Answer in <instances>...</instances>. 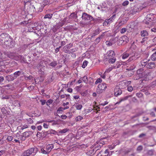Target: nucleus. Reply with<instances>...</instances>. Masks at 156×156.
<instances>
[{
    "mask_svg": "<svg viewBox=\"0 0 156 156\" xmlns=\"http://www.w3.org/2000/svg\"><path fill=\"white\" fill-rule=\"evenodd\" d=\"M38 151V149L36 147H33L25 151L22 154V156H34Z\"/></svg>",
    "mask_w": 156,
    "mask_h": 156,
    "instance_id": "nucleus-1",
    "label": "nucleus"
},
{
    "mask_svg": "<svg viewBox=\"0 0 156 156\" xmlns=\"http://www.w3.org/2000/svg\"><path fill=\"white\" fill-rule=\"evenodd\" d=\"M34 68L35 69H39L38 71V73L41 76L44 75L45 73V66L41 63H39L35 65Z\"/></svg>",
    "mask_w": 156,
    "mask_h": 156,
    "instance_id": "nucleus-2",
    "label": "nucleus"
},
{
    "mask_svg": "<svg viewBox=\"0 0 156 156\" xmlns=\"http://www.w3.org/2000/svg\"><path fill=\"white\" fill-rule=\"evenodd\" d=\"M10 38V36L5 33H2L0 35V42L2 44H5V42H8Z\"/></svg>",
    "mask_w": 156,
    "mask_h": 156,
    "instance_id": "nucleus-3",
    "label": "nucleus"
},
{
    "mask_svg": "<svg viewBox=\"0 0 156 156\" xmlns=\"http://www.w3.org/2000/svg\"><path fill=\"white\" fill-rule=\"evenodd\" d=\"M106 88V84L104 83H101L98 86L97 92L98 94H101L104 91Z\"/></svg>",
    "mask_w": 156,
    "mask_h": 156,
    "instance_id": "nucleus-4",
    "label": "nucleus"
},
{
    "mask_svg": "<svg viewBox=\"0 0 156 156\" xmlns=\"http://www.w3.org/2000/svg\"><path fill=\"white\" fill-rule=\"evenodd\" d=\"M5 55H6V57H7L10 58L17 61V55L15 53L10 51H5Z\"/></svg>",
    "mask_w": 156,
    "mask_h": 156,
    "instance_id": "nucleus-5",
    "label": "nucleus"
},
{
    "mask_svg": "<svg viewBox=\"0 0 156 156\" xmlns=\"http://www.w3.org/2000/svg\"><path fill=\"white\" fill-rule=\"evenodd\" d=\"M141 65L144 66H146V67L148 69H153L155 67V64L153 62H151L147 63V62H142L141 63Z\"/></svg>",
    "mask_w": 156,
    "mask_h": 156,
    "instance_id": "nucleus-6",
    "label": "nucleus"
},
{
    "mask_svg": "<svg viewBox=\"0 0 156 156\" xmlns=\"http://www.w3.org/2000/svg\"><path fill=\"white\" fill-rule=\"evenodd\" d=\"M7 48H12L15 47V43L10 38L8 42H5V44Z\"/></svg>",
    "mask_w": 156,
    "mask_h": 156,
    "instance_id": "nucleus-7",
    "label": "nucleus"
},
{
    "mask_svg": "<svg viewBox=\"0 0 156 156\" xmlns=\"http://www.w3.org/2000/svg\"><path fill=\"white\" fill-rule=\"evenodd\" d=\"M82 18V19L84 20H92L93 19V17L91 16L86 13H83Z\"/></svg>",
    "mask_w": 156,
    "mask_h": 156,
    "instance_id": "nucleus-8",
    "label": "nucleus"
},
{
    "mask_svg": "<svg viewBox=\"0 0 156 156\" xmlns=\"http://www.w3.org/2000/svg\"><path fill=\"white\" fill-rule=\"evenodd\" d=\"M73 46V44L70 43L64 47L63 48V51L66 53H69L70 51L69 49Z\"/></svg>",
    "mask_w": 156,
    "mask_h": 156,
    "instance_id": "nucleus-9",
    "label": "nucleus"
},
{
    "mask_svg": "<svg viewBox=\"0 0 156 156\" xmlns=\"http://www.w3.org/2000/svg\"><path fill=\"white\" fill-rule=\"evenodd\" d=\"M119 42L125 44L129 41V39L126 36H123L121 37L119 40Z\"/></svg>",
    "mask_w": 156,
    "mask_h": 156,
    "instance_id": "nucleus-10",
    "label": "nucleus"
},
{
    "mask_svg": "<svg viewBox=\"0 0 156 156\" xmlns=\"http://www.w3.org/2000/svg\"><path fill=\"white\" fill-rule=\"evenodd\" d=\"M122 93V91L121 89L118 86H116L114 89V95L117 97L121 94Z\"/></svg>",
    "mask_w": 156,
    "mask_h": 156,
    "instance_id": "nucleus-11",
    "label": "nucleus"
},
{
    "mask_svg": "<svg viewBox=\"0 0 156 156\" xmlns=\"http://www.w3.org/2000/svg\"><path fill=\"white\" fill-rule=\"evenodd\" d=\"M106 57L107 58H108L115 56L114 52L112 50L108 51L106 54Z\"/></svg>",
    "mask_w": 156,
    "mask_h": 156,
    "instance_id": "nucleus-12",
    "label": "nucleus"
},
{
    "mask_svg": "<svg viewBox=\"0 0 156 156\" xmlns=\"http://www.w3.org/2000/svg\"><path fill=\"white\" fill-rule=\"evenodd\" d=\"M137 74L139 75L140 77H143L144 76L145 73L144 72L143 69H140L137 71Z\"/></svg>",
    "mask_w": 156,
    "mask_h": 156,
    "instance_id": "nucleus-13",
    "label": "nucleus"
},
{
    "mask_svg": "<svg viewBox=\"0 0 156 156\" xmlns=\"http://www.w3.org/2000/svg\"><path fill=\"white\" fill-rule=\"evenodd\" d=\"M135 65L134 64H133V66L132 67L130 68H129V69H128V73L129 74V76H130L133 74L134 72L132 71V70H133L135 69Z\"/></svg>",
    "mask_w": 156,
    "mask_h": 156,
    "instance_id": "nucleus-14",
    "label": "nucleus"
},
{
    "mask_svg": "<svg viewBox=\"0 0 156 156\" xmlns=\"http://www.w3.org/2000/svg\"><path fill=\"white\" fill-rule=\"evenodd\" d=\"M17 61L20 60L21 62L26 63L27 62V60L24 56L20 55H17Z\"/></svg>",
    "mask_w": 156,
    "mask_h": 156,
    "instance_id": "nucleus-15",
    "label": "nucleus"
},
{
    "mask_svg": "<svg viewBox=\"0 0 156 156\" xmlns=\"http://www.w3.org/2000/svg\"><path fill=\"white\" fill-rule=\"evenodd\" d=\"M6 78L7 80L9 81H12L16 79V76L14 75H8L6 76Z\"/></svg>",
    "mask_w": 156,
    "mask_h": 156,
    "instance_id": "nucleus-16",
    "label": "nucleus"
},
{
    "mask_svg": "<svg viewBox=\"0 0 156 156\" xmlns=\"http://www.w3.org/2000/svg\"><path fill=\"white\" fill-rule=\"evenodd\" d=\"M31 134L30 131L26 132L23 133L22 140H25L27 137H28Z\"/></svg>",
    "mask_w": 156,
    "mask_h": 156,
    "instance_id": "nucleus-17",
    "label": "nucleus"
},
{
    "mask_svg": "<svg viewBox=\"0 0 156 156\" xmlns=\"http://www.w3.org/2000/svg\"><path fill=\"white\" fill-rule=\"evenodd\" d=\"M53 148L54 145L52 144H49L46 146V149L49 153Z\"/></svg>",
    "mask_w": 156,
    "mask_h": 156,
    "instance_id": "nucleus-18",
    "label": "nucleus"
},
{
    "mask_svg": "<svg viewBox=\"0 0 156 156\" xmlns=\"http://www.w3.org/2000/svg\"><path fill=\"white\" fill-rule=\"evenodd\" d=\"M101 31L99 28L97 29L94 31L91 37H93L97 35L101 32Z\"/></svg>",
    "mask_w": 156,
    "mask_h": 156,
    "instance_id": "nucleus-19",
    "label": "nucleus"
},
{
    "mask_svg": "<svg viewBox=\"0 0 156 156\" xmlns=\"http://www.w3.org/2000/svg\"><path fill=\"white\" fill-rule=\"evenodd\" d=\"M76 109L78 110H80L83 107V106L82 105L77 103L75 104L74 105Z\"/></svg>",
    "mask_w": 156,
    "mask_h": 156,
    "instance_id": "nucleus-20",
    "label": "nucleus"
},
{
    "mask_svg": "<svg viewBox=\"0 0 156 156\" xmlns=\"http://www.w3.org/2000/svg\"><path fill=\"white\" fill-rule=\"evenodd\" d=\"M23 72L22 71H17L15 73H14L13 74L14 75L16 76V78L18 76H20V75H23Z\"/></svg>",
    "mask_w": 156,
    "mask_h": 156,
    "instance_id": "nucleus-21",
    "label": "nucleus"
},
{
    "mask_svg": "<svg viewBox=\"0 0 156 156\" xmlns=\"http://www.w3.org/2000/svg\"><path fill=\"white\" fill-rule=\"evenodd\" d=\"M0 58L2 60H6V55H5V52L3 53L0 51Z\"/></svg>",
    "mask_w": 156,
    "mask_h": 156,
    "instance_id": "nucleus-22",
    "label": "nucleus"
},
{
    "mask_svg": "<svg viewBox=\"0 0 156 156\" xmlns=\"http://www.w3.org/2000/svg\"><path fill=\"white\" fill-rule=\"evenodd\" d=\"M131 95H129L128 96H126V97H123V98H121L120 99V101L117 102V104H119L120 103H121L122 101H124L125 100H127L128 99V98L129 97H131Z\"/></svg>",
    "mask_w": 156,
    "mask_h": 156,
    "instance_id": "nucleus-23",
    "label": "nucleus"
},
{
    "mask_svg": "<svg viewBox=\"0 0 156 156\" xmlns=\"http://www.w3.org/2000/svg\"><path fill=\"white\" fill-rule=\"evenodd\" d=\"M141 34L142 37H146L148 36V32L146 30H143L141 32Z\"/></svg>",
    "mask_w": 156,
    "mask_h": 156,
    "instance_id": "nucleus-24",
    "label": "nucleus"
},
{
    "mask_svg": "<svg viewBox=\"0 0 156 156\" xmlns=\"http://www.w3.org/2000/svg\"><path fill=\"white\" fill-rule=\"evenodd\" d=\"M108 59H109L108 62L110 63H113L115 62L116 60V59L115 57L110 58Z\"/></svg>",
    "mask_w": 156,
    "mask_h": 156,
    "instance_id": "nucleus-25",
    "label": "nucleus"
},
{
    "mask_svg": "<svg viewBox=\"0 0 156 156\" xmlns=\"http://www.w3.org/2000/svg\"><path fill=\"white\" fill-rule=\"evenodd\" d=\"M50 2L49 0H44L43 1V7H42V6H41V9L42 10V9L44 8V7L46 5H48L49 4Z\"/></svg>",
    "mask_w": 156,
    "mask_h": 156,
    "instance_id": "nucleus-26",
    "label": "nucleus"
},
{
    "mask_svg": "<svg viewBox=\"0 0 156 156\" xmlns=\"http://www.w3.org/2000/svg\"><path fill=\"white\" fill-rule=\"evenodd\" d=\"M118 66H111L107 69L105 72V73H108L110 72L113 68H118Z\"/></svg>",
    "mask_w": 156,
    "mask_h": 156,
    "instance_id": "nucleus-27",
    "label": "nucleus"
},
{
    "mask_svg": "<svg viewBox=\"0 0 156 156\" xmlns=\"http://www.w3.org/2000/svg\"><path fill=\"white\" fill-rule=\"evenodd\" d=\"M114 42H113V40H110L109 41H106V44L108 46H111L112 45Z\"/></svg>",
    "mask_w": 156,
    "mask_h": 156,
    "instance_id": "nucleus-28",
    "label": "nucleus"
},
{
    "mask_svg": "<svg viewBox=\"0 0 156 156\" xmlns=\"http://www.w3.org/2000/svg\"><path fill=\"white\" fill-rule=\"evenodd\" d=\"M138 8L136 7H135L134 8L131 10L130 12L133 14H135L136 12L138 11Z\"/></svg>",
    "mask_w": 156,
    "mask_h": 156,
    "instance_id": "nucleus-29",
    "label": "nucleus"
},
{
    "mask_svg": "<svg viewBox=\"0 0 156 156\" xmlns=\"http://www.w3.org/2000/svg\"><path fill=\"white\" fill-rule=\"evenodd\" d=\"M136 59V57L135 55L134 54H133V55L131 56L129 59L128 60V62H130L131 61H132L133 60H134Z\"/></svg>",
    "mask_w": 156,
    "mask_h": 156,
    "instance_id": "nucleus-30",
    "label": "nucleus"
},
{
    "mask_svg": "<svg viewBox=\"0 0 156 156\" xmlns=\"http://www.w3.org/2000/svg\"><path fill=\"white\" fill-rule=\"evenodd\" d=\"M153 14H148L147 16V19L149 20H152L153 19Z\"/></svg>",
    "mask_w": 156,
    "mask_h": 156,
    "instance_id": "nucleus-31",
    "label": "nucleus"
},
{
    "mask_svg": "<svg viewBox=\"0 0 156 156\" xmlns=\"http://www.w3.org/2000/svg\"><path fill=\"white\" fill-rule=\"evenodd\" d=\"M53 14H52L48 13L46 14L44 17V19H51L52 16Z\"/></svg>",
    "mask_w": 156,
    "mask_h": 156,
    "instance_id": "nucleus-32",
    "label": "nucleus"
},
{
    "mask_svg": "<svg viewBox=\"0 0 156 156\" xmlns=\"http://www.w3.org/2000/svg\"><path fill=\"white\" fill-rule=\"evenodd\" d=\"M88 63V62L86 60L84 61L83 62V64H82V67L83 68H85L87 65Z\"/></svg>",
    "mask_w": 156,
    "mask_h": 156,
    "instance_id": "nucleus-33",
    "label": "nucleus"
},
{
    "mask_svg": "<svg viewBox=\"0 0 156 156\" xmlns=\"http://www.w3.org/2000/svg\"><path fill=\"white\" fill-rule=\"evenodd\" d=\"M129 55V53L125 52L122 55V58L123 59H125L127 58Z\"/></svg>",
    "mask_w": 156,
    "mask_h": 156,
    "instance_id": "nucleus-34",
    "label": "nucleus"
},
{
    "mask_svg": "<svg viewBox=\"0 0 156 156\" xmlns=\"http://www.w3.org/2000/svg\"><path fill=\"white\" fill-rule=\"evenodd\" d=\"M83 119V117L80 116L79 115L77 117H76L75 118V120L76 121H80L81 120Z\"/></svg>",
    "mask_w": 156,
    "mask_h": 156,
    "instance_id": "nucleus-35",
    "label": "nucleus"
},
{
    "mask_svg": "<svg viewBox=\"0 0 156 156\" xmlns=\"http://www.w3.org/2000/svg\"><path fill=\"white\" fill-rule=\"evenodd\" d=\"M48 132L49 133L52 134H56L57 133V132L54 130L51 129L48 131Z\"/></svg>",
    "mask_w": 156,
    "mask_h": 156,
    "instance_id": "nucleus-36",
    "label": "nucleus"
},
{
    "mask_svg": "<svg viewBox=\"0 0 156 156\" xmlns=\"http://www.w3.org/2000/svg\"><path fill=\"white\" fill-rule=\"evenodd\" d=\"M115 15H113L111 17L108 19H106L107 21H109V23H111L113 21V19L115 17Z\"/></svg>",
    "mask_w": 156,
    "mask_h": 156,
    "instance_id": "nucleus-37",
    "label": "nucleus"
},
{
    "mask_svg": "<svg viewBox=\"0 0 156 156\" xmlns=\"http://www.w3.org/2000/svg\"><path fill=\"white\" fill-rule=\"evenodd\" d=\"M151 59L152 60H156V51L152 55Z\"/></svg>",
    "mask_w": 156,
    "mask_h": 156,
    "instance_id": "nucleus-38",
    "label": "nucleus"
},
{
    "mask_svg": "<svg viewBox=\"0 0 156 156\" xmlns=\"http://www.w3.org/2000/svg\"><path fill=\"white\" fill-rule=\"evenodd\" d=\"M69 130L67 129H64L62 130H60L59 131V133H65L67 132Z\"/></svg>",
    "mask_w": 156,
    "mask_h": 156,
    "instance_id": "nucleus-39",
    "label": "nucleus"
},
{
    "mask_svg": "<svg viewBox=\"0 0 156 156\" xmlns=\"http://www.w3.org/2000/svg\"><path fill=\"white\" fill-rule=\"evenodd\" d=\"M101 147L98 145L97 144L95 145V147L93 150V151H95V152L98 150H99L100 148Z\"/></svg>",
    "mask_w": 156,
    "mask_h": 156,
    "instance_id": "nucleus-40",
    "label": "nucleus"
},
{
    "mask_svg": "<svg viewBox=\"0 0 156 156\" xmlns=\"http://www.w3.org/2000/svg\"><path fill=\"white\" fill-rule=\"evenodd\" d=\"M57 65V62L56 61H53L51 62L49 64L50 66L55 67Z\"/></svg>",
    "mask_w": 156,
    "mask_h": 156,
    "instance_id": "nucleus-41",
    "label": "nucleus"
},
{
    "mask_svg": "<svg viewBox=\"0 0 156 156\" xmlns=\"http://www.w3.org/2000/svg\"><path fill=\"white\" fill-rule=\"evenodd\" d=\"M82 80L85 83H87L88 82V79L87 77V76H84L82 78Z\"/></svg>",
    "mask_w": 156,
    "mask_h": 156,
    "instance_id": "nucleus-42",
    "label": "nucleus"
},
{
    "mask_svg": "<svg viewBox=\"0 0 156 156\" xmlns=\"http://www.w3.org/2000/svg\"><path fill=\"white\" fill-rule=\"evenodd\" d=\"M41 152L42 153L47 154L49 153L47 151L46 149V150H44L43 148H41Z\"/></svg>",
    "mask_w": 156,
    "mask_h": 156,
    "instance_id": "nucleus-43",
    "label": "nucleus"
},
{
    "mask_svg": "<svg viewBox=\"0 0 156 156\" xmlns=\"http://www.w3.org/2000/svg\"><path fill=\"white\" fill-rule=\"evenodd\" d=\"M53 102V101L51 99H49L46 102V104L47 105L49 106Z\"/></svg>",
    "mask_w": 156,
    "mask_h": 156,
    "instance_id": "nucleus-44",
    "label": "nucleus"
},
{
    "mask_svg": "<svg viewBox=\"0 0 156 156\" xmlns=\"http://www.w3.org/2000/svg\"><path fill=\"white\" fill-rule=\"evenodd\" d=\"M102 81V80L101 79L99 78H98V79L95 82V84H97L99 83H100Z\"/></svg>",
    "mask_w": 156,
    "mask_h": 156,
    "instance_id": "nucleus-45",
    "label": "nucleus"
},
{
    "mask_svg": "<svg viewBox=\"0 0 156 156\" xmlns=\"http://www.w3.org/2000/svg\"><path fill=\"white\" fill-rule=\"evenodd\" d=\"M110 24V23H109V21H107L106 20L103 23V25L104 26H108Z\"/></svg>",
    "mask_w": 156,
    "mask_h": 156,
    "instance_id": "nucleus-46",
    "label": "nucleus"
},
{
    "mask_svg": "<svg viewBox=\"0 0 156 156\" xmlns=\"http://www.w3.org/2000/svg\"><path fill=\"white\" fill-rule=\"evenodd\" d=\"M77 17L76 15L74 13H72L69 16V18H73L75 19Z\"/></svg>",
    "mask_w": 156,
    "mask_h": 156,
    "instance_id": "nucleus-47",
    "label": "nucleus"
},
{
    "mask_svg": "<svg viewBox=\"0 0 156 156\" xmlns=\"http://www.w3.org/2000/svg\"><path fill=\"white\" fill-rule=\"evenodd\" d=\"M64 110V109L62 107H60L58 108V110H57V112L58 113H59L63 111Z\"/></svg>",
    "mask_w": 156,
    "mask_h": 156,
    "instance_id": "nucleus-48",
    "label": "nucleus"
},
{
    "mask_svg": "<svg viewBox=\"0 0 156 156\" xmlns=\"http://www.w3.org/2000/svg\"><path fill=\"white\" fill-rule=\"evenodd\" d=\"M105 143L104 141H101V142H99L98 143H97V144H98V145L100 147H102L103 145L105 144Z\"/></svg>",
    "mask_w": 156,
    "mask_h": 156,
    "instance_id": "nucleus-49",
    "label": "nucleus"
},
{
    "mask_svg": "<svg viewBox=\"0 0 156 156\" xmlns=\"http://www.w3.org/2000/svg\"><path fill=\"white\" fill-rule=\"evenodd\" d=\"M141 78L142 77H140L139 75L137 74L134 76L133 79L134 80H137Z\"/></svg>",
    "mask_w": 156,
    "mask_h": 156,
    "instance_id": "nucleus-50",
    "label": "nucleus"
},
{
    "mask_svg": "<svg viewBox=\"0 0 156 156\" xmlns=\"http://www.w3.org/2000/svg\"><path fill=\"white\" fill-rule=\"evenodd\" d=\"M126 31V29L125 28H122L120 30V33L121 34L125 33Z\"/></svg>",
    "mask_w": 156,
    "mask_h": 156,
    "instance_id": "nucleus-51",
    "label": "nucleus"
},
{
    "mask_svg": "<svg viewBox=\"0 0 156 156\" xmlns=\"http://www.w3.org/2000/svg\"><path fill=\"white\" fill-rule=\"evenodd\" d=\"M147 154L150 155H152L153 154V151L152 150H149L147 152Z\"/></svg>",
    "mask_w": 156,
    "mask_h": 156,
    "instance_id": "nucleus-52",
    "label": "nucleus"
},
{
    "mask_svg": "<svg viewBox=\"0 0 156 156\" xmlns=\"http://www.w3.org/2000/svg\"><path fill=\"white\" fill-rule=\"evenodd\" d=\"M127 90L131 92L133 90V88L131 86H128L127 87Z\"/></svg>",
    "mask_w": 156,
    "mask_h": 156,
    "instance_id": "nucleus-53",
    "label": "nucleus"
},
{
    "mask_svg": "<svg viewBox=\"0 0 156 156\" xmlns=\"http://www.w3.org/2000/svg\"><path fill=\"white\" fill-rule=\"evenodd\" d=\"M129 2L127 1H126L124 2L122 4L123 6H125L129 4Z\"/></svg>",
    "mask_w": 156,
    "mask_h": 156,
    "instance_id": "nucleus-54",
    "label": "nucleus"
},
{
    "mask_svg": "<svg viewBox=\"0 0 156 156\" xmlns=\"http://www.w3.org/2000/svg\"><path fill=\"white\" fill-rule=\"evenodd\" d=\"M101 39L100 38V37H98L96 39L95 42V43L97 44H98V43H99L100 41H101Z\"/></svg>",
    "mask_w": 156,
    "mask_h": 156,
    "instance_id": "nucleus-55",
    "label": "nucleus"
},
{
    "mask_svg": "<svg viewBox=\"0 0 156 156\" xmlns=\"http://www.w3.org/2000/svg\"><path fill=\"white\" fill-rule=\"evenodd\" d=\"M13 69H9L5 70V72L6 73H9L12 71Z\"/></svg>",
    "mask_w": 156,
    "mask_h": 156,
    "instance_id": "nucleus-56",
    "label": "nucleus"
},
{
    "mask_svg": "<svg viewBox=\"0 0 156 156\" xmlns=\"http://www.w3.org/2000/svg\"><path fill=\"white\" fill-rule=\"evenodd\" d=\"M40 101L41 102L42 105H44L46 103V101L45 100H41Z\"/></svg>",
    "mask_w": 156,
    "mask_h": 156,
    "instance_id": "nucleus-57",
    "label": "nucleus"
},
{
    "mask_svg": "<svg viewBox=\"0 0 156 156\" xmlns=\"http://www.w3.org/2000/svg\"><path fill=\"white\" fill-rule=\"evenodd\" d=\"M27 121L29 123L31 124L33 123V120L31 118H29L27 119Z\"/></svg>",
    "mask_w": 156,
    "mask_h": 156,
    "instance_id": "nucleus-58",
    "label": "nucleus"
},
{
    "mask_svg": "<svg viewBox=\"0 0 156 156\" xmlns=\"http://www.w3.org/2000/svg\"><path fill=\"white\" fill-rule=\"evenodd\" d=\"M142 146H139L137 148V150L138 151H141L142 149Z\"/></svg>",
    "mask_w": 156,
    "mask_h": 156,
    "instance_id": "nucleus-59",
    "label": "nucleus"
},
{
    "mask_svg": "<svg viewBox=\"0 0 156 156\" xmlns=\"http://www.w3.org/2000/svg\"><path fill=\"white\" fill-rule=\"evenodd\" d=\"M25 79L26 80L28 79L32 80L33 79V77L31 76H30L28 77H25Z\"/></svg>",
    "mask_w": 156,
    "mask_h": 156,
    "instance_id": "nucleus-60",
    "label": "nucleus"
},
{
    "mask_svg": "<svg viewBox=\"0 0 156 156\" xmlns=\"http://www.w3.org/2000/svg\"><path fill=\"white\" fill-rule=\"evenodd\" d=\"M13 137L12 136H8L7 138V140L9 141H11L12 140Z\"/></svg>",
    "mask_w": 156,
    "mask_h": 156,
    "instance_id": "nucleus-61",
    "label": "nucleus"
},
{
    "mask_svg": "<svg viewBox=\"0 0 156 156\" xmlns=\"http://www.w3.org/2000/svg\"><path fill=\"white\" fill-rule=\"evenodd\" d=\"M52 125L58 124L57 122L55 120H52Z\"/></svg>",
    "mask_w": 156,
    "mask_h": 156,
    "instance_id": "nucleus-62",
    "label": "nucleus"
},
{
    "mask_svg": "<svg viewBox=\"0 0 156 156\" xmlns=\"http://www.w3.org/2000/svg\"><path fill=\"white\" fill-rule=\"evenodd\" d=\"M106 32L103 33L100 36L98 37H100V38L101 39H102L103 38V37L105 35V33Z\"/></svg>",
    "mask_w": 156,
    "mask_h": 156,
    "instance_id": "nucleus-63",
    "label": "nucleus"
},
{
    "mask_svg": "<svg viewBox=\"0 0 156 156\" xmlns=\"http://www.w3.org/2000/svg\"><path fill=\"white\" fill-rule=\"evenodd\" d=\"M61 117L62 119H65L67 118V116L65 115H62L61 116Z\"/></svg>",
    "mask_w": 156,
    "mask_h": 156,
    "instance_id": "nucleus-64",
    "label": "nucleus"
}]
</instances>
